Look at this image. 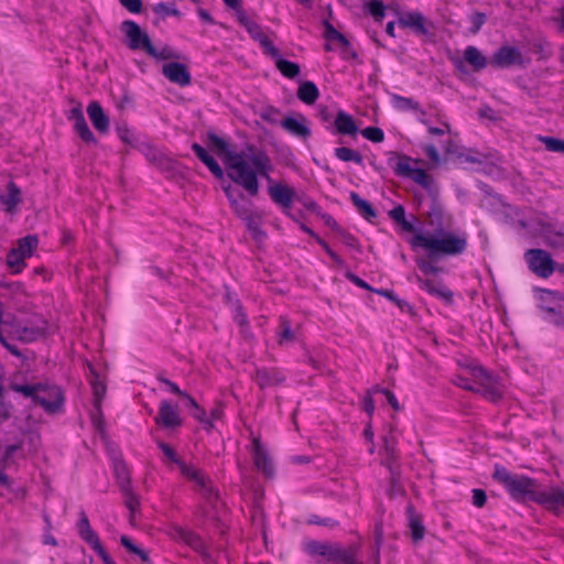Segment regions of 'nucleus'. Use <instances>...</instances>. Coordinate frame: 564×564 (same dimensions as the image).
Masks as SVG:
<instances>
[{"label": "nucleus", "mask_w": 564, "mask_h": 564, "mask_svg": "<svg viewBox=\"0 0 564 564\" xmlns=\"http://www.w3.org/2000/svg\"><path fill=\"white\" fill-rule=\"evenodd\" d=\"M208 139L209 145L217 150L221 156L228 177L249 195H258L260 188L259 176L271 182L272 162L262 150L248 148L240 152H232L228 150V144L216 134H209Z\"/></svg>", "instance_id": "1"}, {"label": "nucleus", "mask_w": 564, "mask_h": 564, "mask_svg": "<svg viewBox=\"0 0 564 564\" xmlns=\"http://www.w3.org/2000/svg\"><path fill=\"white\" fill-rule=\"evenodd\" d=\"M452 224L453 216L434 202L427 213L431 230L416 232L410 241L412 248L425 250L431 259L463 254L468 246V236L459 229L448 230Z\"/></svg>", "instance_id": "2"}, {"label": "nucleus", "mask_w": 564, "mask_h": 564, "mask_svg": "<svg viewBox=\"0 0 564 564\" xmlns=\"http://www.w3.org/2000/svg\"><path fill=\"white\" fill-rule=\"evenodd\" d=\"M468 371L475 384H471L469 379L463 376H457L454 379V383L465 390L480 393L492 402H497L501 398L502 389L500 383L484 368L474 365L468 368Z\"/></svg>", "instance_id": "3"}, {"label": "nucleus", "mask_w": 564, "mask_h": 564, "mask_svg": "<svg viewBox=\"0 0 564 564\" xmlns=\"http://www.w3.org/2000/svg\"><path fill=\"white\" fill-rule=\"evenodd\" d=\"M303 549L308 555L313 557L321 556L327 562L355 564V551L352 549L346 550L338 545L316 540L304 541Z\"/></svg>", "instance_id": "4"}, {"label": "nucleus", "mask_w": 564, "mask_h": 564, "mask_svg": "<svg viewBox=\"0 0 564 564\" xmlns=\"http://www.w3.org/2000/svg\"><path fill=\"white\" fill-rule=\"evenodd\" d=\"M158 446L164 454V462L176 464L180 467L182 475L194 481L202 490L206 492L213 491L210 479L205 474L194 466L185 464L169 444L158 441Z\"/></svg>", "instance_id": "5"}, {"label": "nucleus", "mask_w": 564, "mask_h": 564, "mask_svg": "<svg viewBox=\"0 0 564 564\" xmlns=\"http://www.w3.org/2000/svg\"><path fill=\"white\" fill-rule=\"evenodd\" d=\"M12 389L15 392L32 398L48 412H56L63 404V395L57 388H52L46 391L41 389L40 386L13 384Z\"/></svg>", "instance_id": "6"}, {"label": "nucleus", "mask_w": 564, "mask_h": 564, "mask_svg": "<svg viewBox=\"0 0 564 564\" xmlns=\"http://www.w3.org/2000/svg\"><path fill=\"white\" fill-rule=\"evenodd\" d=\"M40 334L39 329L24 325L10 312H0V341L4 343V335L23 341H32Z\"/></svg>", "instance_id": "7"}, {"label": "nucleus", "mask_w": 564, "mask_h": 564, "mask_svg": "<svg viewBox=\"0 0 564 564\" xmlns=\"http://www.w3.org/2000/svg\"><path fill=\"white\" fill-rule=\"evenodd\" d=\"M539 306L547 322L564 326V296L556 292L542 291Z\"/></svg>", "instance_id": "8"}, {"label": "nucleus", "mask_w": 564, "mask_h": 564, "mask_svg": "<svg viewBox=\"0 0 564 564\" xmlns=\"http://www.w3.org/2000/svg\"><path fill=\"white\" fill-rule=\"evenodd\" d=\"M507 489L517 500H529L538 503L542 487L532 478L516 475Z\"/></svg>", "instance_id": "9"}, {"label": "nucleus", "mask_w": 564, "mask_h": 564, "mask_svg": "<svg viewBox=\"0 0 564 564\" xmlns=\"http://www.w3.org/2000/svg\"><path fill=\"white\" fill-rule=\"evenodd\" d=\"M524 258L529 269L540 278H549L555 270L551 254L543 249H530Z\"/></svg>", "instance_id": "10"}, {"label": "nucleus", "mask_w": 564, "mask_h": 564, "mask_svg": "<svg viewBox=\"0 0 564 564\" xmlns=\"http://www.w3.org/2000/svg\"><path fill=\"white\" fill-rule=\"evenodd\" d=\"M121 31L126 34L129 40L128 46L131 50H144L147 53H152L153 44L149 35L141 30V28L131 20L123 21L121 24Z\"/></svg>", "instance_id": "11"}, {"label": "nucleus", "mask_w": 564, "mask_h": 564, "mask_svg": "<svg viewBox=\"0 0 564 564\" xmlns=\"http://www.w3.org/2000/svg\"><path fill=\"white\" fill-rule=\"evenodd\" d=\"M238 21L243 25L250 36L258 41L265 52L271 56H278V48L272 44L268 36L263 33L261 26L248 18L245 11L238 12Z\"/></svg>", "instance_id": "12"}, {"label": "nucleus", "mask_w": 564, "mask_h": 564, "mask_svg": "<svg viewBox=\"0 0 564 564\" xmlns=\"http://www.w3.org/2000/svg\"><path fill=\"white\" fill-rule=\"evenodd\" d=\"M538 503L555 514L564 512V489L560 486L542 487Z\"/></svg>", "instance_id": "13"}, {"label": "nucleus", "mask_w": 564, "mask_h": 564, "mask_svg": "<svg viewBox=\"0 0 564 564\" xmlns=\"http://www.w3.org/2000/svg\"><path fill=\"white\" fill-rule=\"evenodd\" d=\"M251 447L250 452L253 457V463L259 471H261L265 477H272L274 473L272 460L267 452V449L261 444L260 437L254 436L251 433Z\"/></svg>", "instance_id": "14"}, {"label": "nucleus", "mask_w": 564, "mask_h": 564, "mask_svg": "<svg viewBox=\"0 0 564 564\" xmlns=\"http://www.w3.org/2000/svg\"><path fill=\"white\" fill-rule=\"evenodd\" d=\"M399 24L402 28L413 30L415 34L421 36L432 34L433 30V24L417 11L402 13L399 17Z\"/></svg>", "instance_id": "15"}, {"label": "nucleus", "mask_w": 564, "mask_h": 564, "mask_svg": "<svg viewBox=\"0 0 564 564\" xmlns=\"http://www.w3.org/2000/svg\"><path fill=\"white\" fill-rule=\"evenodd\" d=\"M170 535L173 540L187 544L196 552L203 554L205 557L209 556L206 552L203 540L193 531H189L180 525H173L170 530Z\"/></svg>", "instance_id": "16"}, {"label": "nucleus", "mask_w": 564, "mask_h": 564, "mask_svg": "<svg viewBox=\"0 0 564 564\" xmlns=\"http://www.w3.org/2000/svg\"><path fill=\"white\" fill-rule=\"evenodd\" d=\"M155 423L165 429L173 430L182 424V419L177 409L167 400H162L159 413L155 416Z\"/></svg>", "instance_id": "17"}, {"label": "nucleus", "mask_w": 564, "mask_h": 564, "mask_svg": "<svg viewBox=\"0 0 564 564\" xmlns=\"http://www.w3.org/2000/svg\"><path fill=\"white\" fill-rule=\"evenodd\" d=\"M491 63L501 68L522 64L521 52L513 46H502L492 56Z\"/></svg>", "instance_id": "18"}, {"label": "nucleus", "mask_w": 564, "mask_h": 564, "mask_svg": "<svg viewBox=\"0 0 564 564\" xmlns=\"http://www.w3.org/2000/svg\"><path fill=\"white\" fill-rule=\"evenodd\" d=\"M162 73L170 82L180 86H187L191 84V73L182 63H167L163 65Z\"/></svg>", "instance_id": "19"}, {"label": "nucleus", "mask_w": 564, "mask_h": 564, "mask_svg": "<svg viewBox=\"0 0 564 564\" xmlns=\"http://www.w3.org/2000/svg\"><path fill=\"white\" fill-rule=\"evenodd\" d=\"M91 375L94 378L91 379V388L95 395V412L91 413V420L96 429L102 431V421H101V400L106 394V386L101 381L98 380L95 370L91 369Z\"/></svg>", "instance_id": "20"}, {"label": "nucleus", "mask_w": 564, "mask_h": 564, "mask_svg": "<svg viewBox=\"0 0 564 564\" xmlns=\"http://www.w3.org/2000/svg\"><path fill=\"white\" fill-rule=\"evenodd\" d=\"M268 192L271 199L283 208H290L295 196L294 191L283 184H271Z\"/></svg>", "instance_id": "21"}, {"label": "nucleus", "mask_w": 564, "mask_h": 564, "mask_svg": "<svg viewBox=\"0 0 564 564\" xmlns=\"http://www.w3.org/2000/svg\"><path fill=\"white\" fill-rule=\"evenodd\" d=\"M416 283L422 290H425L431 295H434L436 297H440L444 300L445 302H451L453 297V293L445 288L442 282L440 281H433L427 279H422L420 275L414 276Z\"/></svg>", "instance_id": "22"}, {"label": "nucleus", "mask_w": 564, "mask_h": 564, "mask_svg": "<svg viewBox=\"0 0 564 564\" xmlns=\"http://www.w3.org/2000/svg\"><path fill=\"white\" fill-rule=\"evenodd\" d=\"M540 235L551 247L564 246V227L557 224L543 223L540 228Z\"/></svg>", "instance_id": "23"}, {"label": "nucleus", "mask_w": 564, "mask_h": 564, "mask_svg": "<svg viewBox=\"0 0 564 564\" xmlns=\"http://www.w3.org/2000/svg\"><path fill=\"white\" fill-rule=\"evenodd\" d=\"M88 117L97 131L106 133L109 130V118L98 101H91L87 107Z\"/></svg>", "instance_id": "24"}, {"label": "nucleus", "mask_w": 564, "mask_h": 564, "mask_svg": "<svg viewBox=\"0 0 564 564\" xmlns=\"http://www.w3.org/2000/svg\"><path fill=\"white\" fill-rule=\"evenodd\" d=\"M299 327H293L286 316H280L276 328V337L280 346L295 343L297 340Z\"/></svg>", "instance_id": "25"}, {"label": "nucleus", "mask_w": 564, "mask_h": 564, "mask_svg": "<svg viewBox=\"0 0 564 564\" xmlns=\"http://www.w3.org/2000/svg\"><path fill=\"white\" fill-rule=\"evenodd\" d=\"M254 380L258 386L263 389L267 387H273L284 381L282 372L274 368H261L257 369Z\"/></svg>", "instance_id": "26"}, {"label": "nucleus", "mask_w": 564, "mask_h": 564, "mask_svg": "<svg viewBox=\"0 0 564 564\" xmlns=\"http://www.w3.org/2000/svg\"><path fill=\"white\" fill-rule=\"evenodd\" d=\"M281 126L288 132L301 139H307L311 134V130L305 124V119L303 117H301L300 119L288 117L281 122Z\"/></svg>", "instance_id": "27"}, {"label": "nucleus", "mask_w": 564, "mask_h": 564, "mask_svg": "<svg viewBox=\"0 0 564 564\" xmlns=\"http://www.w3.org/2000/svg\"><path fill=\"white\" fill-rule=\"evenodd\" d=\"M334 126L340 134L354 135L358 131V127L352 117L341 110L337 112L334 119Z\"/></svg>", "instance_id": "28"}, {"label": "nucleus", "mask_w": 564, "mask_h": 564, "mask_svg": "<svg viewBox=\"0 0 564 564\" xmlns=\"http://www.w3.org/2000/svg\"><path fill=\"white\" fill-rule=\"evenodd\" d=\"M406 512L411 536L414 542H419L423 540L425 534V528L423 525L422 518L420 514L415 513L412 506H408Z\"/></svg>", "instance_id": "29"}, {"label": "nucleus", "mask_w": 564, "mask_h": 564, "mask_svg": "<svg viewBox=\"0 0 564 564\" xmlns=\"http://www.w3.org/2000/svg\"><path fill=\"white\" fill-rule=\"evenodd\" d=\"M192 149L217 178H221L224 176V171L220 165L202 145L193 143Z\"/></svg>", "instance_id": "30"}, {"label": "nucleus", "mask_w": 564, "mask_h": 564, "mask_svg": "<svg viewBox=\"0 0 564 564\" xmlns=\"http://www.w3.org/2000/svg\"><path fill=\"white\" fill-rule=\"evenodd\" d=\"M115 476L118 482V486L122 492H128L129 489H132L130 481V474L123 462L117 460L113 466Z\"/></svg>", "instance_id": "31"}, {"label": "nucleus", "mask_w": 564, "mask_h": 564, "mask_svg": "<svg viewBox=\"0 0 564 564\" xmlns=\"http://www.w3.org/2000/svg\"><path fill=\"white\" fill-rule=\"evenodd\" d=\"M319 96L317 86L312 82H304L297 89V97L307 105L314 104Z\"/></svg>", "instance_id": "32"}, {"label": "nucleus", "mask_w": 564, "mask_h": 564, "mask_svg": "<svg viewBox=\"0 0 564 564\" xmlns=\"http://www.w3.org/2000/svg\"><path fill=\"white\" fill-rule=\"evenodd\" d=\"M464 58L476 70L482 69L487 65L486 57L475 46H467L466 47V50L464 52Z\"/></svg>", "instance_id": "33"}, {"label": "nucleus", "mask_w": 564, "mask_h": 564, "mask_svg": "<svg viewBox=\"0 0 564 564\" xmlns=\"http://www.w3.org/2000/svg\"><path fill=\"white\" fill-rule=\"evenodd\" d=\"M395 160V163H393V158L389 159V164L392 166L395 174L399 176L410 177L414 171V167L411 165V159L405 155H399Z\"/></svg>", "instance_id": "34"}, {"label": "nucleus", "mask_w": 564, "mask_h": 564, "mask_svg": "<svg viewBox=\"0 0 564 564\" xmlns=\"http://www.w3.org/2000/svg\"><path fill=\"white\" fill-rule=\"evenodd\" d=\"M275 59L276 68L288 78H295L300 74V66L296 63L286 61L281 57L278 51V56H271Z\"/></svg>", "instance_id": "35"}, {"label": "nucleus", "mask_w": 564, "mask_h": 564, "mask_svg": "<svg viewBox=\"0 0 564 564\" xmlns=\"http://www.w3.org/2000/svg\"><path fill=\"white\" fill-rule=\"evenodd\" d=\"M39 245V239L36 236L30 235L18 241V246L13 248L23 258H30L33 251L36 249Z\"/></svg>", "instance_id": "36"}, {"label": "nucleus", "mask_w": 564, "mask_h": 564, "mask_svg": "<svg viewBox=\"0 0 564 564\" xmlns=\"http://www.w3.org/2000/svg\"><path fill=\"white\" fill-rule=\"evenodd\" d=\"M261 216L258 212H252L247 218H243L248 230L252 234L253 238L258 241L262 240L265 236L261 229Z\"/></svg>", "instance_id": "37"}, {"label": "nucleus", "mask_w": 564, "mask_h": 564, "mask_svg": "<svg viewBox=\"0 0 564 564\" xmlns=\"http://www.w3.org/2000/svg\"><path fill=\"white\" fill-rule=\"evenodd\" d=\"M350 199L360 215H362L367 220H371L377 216L372 206L367 200L362 199L357 193L351 192Z\"/></svg>", "instance_id": "38"}, {"label": "nucleus", "mask_w": 564, "mask_h": 564, "mask_svg": "<svg viewBox=\"0 0 564 564\" xmlns=\"http://www.w3.org/2000/svg\"><path fill=\"white\" fill-rule=\"evenodd\" d=\"M389 216L399 224L404 231L413 232L414 226L412 223L408 221L405 218V209L402 205L395 206L393 209L389 212Z\"/></svg>", "instance_id": "39"}, {"label": "nucleus", "mask_w": 564, "mask_h": 564, "mask_svg": "<svg viewBox=\"0 0 564 564\" xmlns=\"http://www.w3.org/2000/svg\"><path fill=\"white\" fill-rule=\"evenodd\" d=\"M8 189V194L1 196V202L3 203V205H6L8 212H12L21 200V193L14 183H10Z\"/></svg>", "instance_id": "40"}, {"label": "nucleus", "mask_w": 564, "mask_h": 564, "mask_svg": "<svg viewBox=\"0 0 564 564\" xmlns=\"http://www.w3.org/2000/svg\"><path fill=\"white\" fill-rule=\"evenodd\" d=\"M153 12L159 15L161 19H165L170 15L181 17V12L176 8L174 2H160L153 6Z\"/></svg>", "instance_id": "41"}, {"label": "nucleus", "mask_w": 564, "mask_h": 564, "mask_svg": "<svg viewBox=\"0 0 564 564\" xmlns=\"http://www.w3.org/2000/svg\"><path fill=\"white\" fill-rule=\"evenodd\" d=\"M252 203L245 197L237 199H232L230 202V207L235 212V214L243 219L247 218L253 210H251Z\"/></svg>", "instance_id": "42"}, {"label": "nucleus", "mask_w": 564, "mask_h": 564, "mask_svg": "<svg viewBox=\"0 0 564 564\" xmlns=\"http://www.w3.org/2000/svg\"><path fill=\"white\" fill-rule=\"evenodd\" d=\"M335 155L338 160L343 162H355L357 164H362L364 161L360 153L345 147L335 149Z\"/></svg>", "instance_id": "43"}, {"label": "nucleus", "mask_w": 564, "mask_h": 564, "mask_svg": "<svg viewBox=\"0 0 564 564\" xmlns=\"http://www.w3.org/2000/svg\"><path fill=\"white\" fill-rule=\"evenodd\" d=\"M74 128L77 131V133L80 135V138L87 142V143H95L96 139L90 131V129L87 126V122L85 120V117L79 118L78 120H74Z\"/></svg>", "instance_id": "44"}, {"label": "nucleus", "mask_w": 564, "mask_h": 564, "mask_svg": "<svg viewBox=\"0 0 564 564\" xmlns=\"http://www.w3.org/2000/svg\"><path fill=\"white\" fill-rule=\"evenodd\" d=\"M392 105L398 110H419V104L412 98L392 95Z\"/></svg>", "instance_id": "45"}, {"label": "nucleus", "mask_w": 564, "mask_h": 564, "mask_svg": "<svg viewBox=\"0 0 564 564\" xmlns=\"http://www.w3.org/2000/svg\"><path fill=\"white\" fill-rule=\"evenodd\" d=\"M538 139L545 145L547 151L564 154V140L546 135H539Z\"/></svg>", "instance_id": "46"}, {"label": "nucleus", "mask_w": 564, "mask_h": 564, "mask_svg": "<svg viewBox=\"0 0 564 564\" xmlns=\"http://www.w3.org/2000/svg\"><path fill=\"white\" fill-rule=\"evenodd\" d=\"M148 54L156 59H178L180 58V54L167 45L161 47L160 50L153 45L152 53H148Z\"/></svg>", "instance_id": "47"}, {"label": "nucleus", "mask_w": 564, "mask_h": 564, "mask_svg": "<svg viewBox=\"0 0 564 564\" xmlns=\"http://www.w3.org/2000/svg\"><path fill=\"white\" fill-rule=\"evenodd\" d=\"M24 260H25V258H23L21 254H19L13 249L8 253V257H7V263H8L9 268L11 269V271L14 273H19L22 271V269L25 265Z\"/></svg>", "instance_id": "48"}, {"label": "nucleus", "mask_w": 564, "mask_h": 564, "mask_svg": "<svg viewBox=\"0 0 564 564\" xmlns=\"http://www.w3.org/2000/svg\"><path fill=\"white\" fill-rule=\"evenodd\" d=\"M122 494L124 496V505L130 511V522L133 523V517H134L135 512L139 510V505H140L139 498L133 492L132 489H129L128 492H122Z\"/></svg>", "instance_id": "49"}, {"label": "nucleus", "mask_w": 564, "mask_h": 564, "mask_svg": "<svg viewBox=\"0 0 564 564\" xmlns=\"http://www.w3.org/2000/svg\"><path fill=\"white\" fill-rule=\"evenodd\" d=\"M120 542L129 552L138 555L142 562L147 563L149 561L147 552L139 547L138 545H135L127 535H122Z\"/></svg>", "instance_id": "50"}, {"label": "nucleus", "mask_w": 564, "mask_h": 564, "mask_svg": "<svg viewBox=\"0 0 564 564\" xmlns=\"http://www.w3.org/2000/svg\"><path fill=\"white\" fill-rule=\"evenodd\" d=\"M410 178L424 188H430L432 185L431 176L422 169H414Z\"/></svg>", "instance_id": "51"}, {"label": "nucleus", "mask_w": 564, "mask_h": 564, "mask_svg": "<svg viewBox=\"0 0 564 564\" xmlns=\"http://www.w3.org/2000/svg\"><path fill=\"white\" fill-rule=\"evenodd\" d=\"M325 36L327 40L337 41L344 46L349 44L348 40L328 22H325Z\"/></svg>", "instance_id": "52"}, {"label": "nucleus", "mask_w": 564, "mask_h": 564, "mask_svg": "<svg viewBox=\"0 0 564 564\" xmlns=\"http://www.w3.org/2000/svg\"><path fill=\"white\" fill-rule=\"evenodd\" d=\"M78 533H79L80 538L87 544H89L93 550L96 549L97 546L99 547V545L101 544L97 533L91 528L86 529V530H80Z\"/></svg>", "instance_id": "53"}, {"label": "nucleus", "mask_w": 564, "mask_h": 564, "mask_svg": "<svg viewBox=\"0 0 564 564\" xmlns=\"http://www.w3.org/2000/svg\"><path fill=\"white\" fill-rule=\"evenodd\" d=\"M78 533H79L80 538L87 544H89L93 550L96 549L97 546L99 547V545L101 544L97 533L91 528L86 529V530H80Z\"/></svg>", "instance_id": "54"}, {"label": "nucleus", "mask_w": 564, "mask_h": 564, "mask_svg": "<svg viewBox=\"0 0 564 564\" xmlns=\"http://www.w3.org/2000/svg\"><path fill=\"white\" fill-rule=\"evenodd\" d=\"M361 134L366 139L372 141V142H376V143L381 142L384 139V133H383L382 129L377 128V127H367L361 131Z\"/></svg>", "instance_id": "55"}, {"label": "nucleus", "mask_w": 564, "mask_h": 564, "mask_svg": "<svg viewBox=\"0 0 564 564\" xmlns=\"http://www.w3.org/2000/svg\"><path fill=\"white\" fill-rule=\"evenodd\" d=\"M368 10L371 13V15L377 20L381 21L384 17V6L379 0H372L368 4Z\"/></svg>", "instance_id": "56"}, {"label": "nucleus", "mask_w": 564, "mask_h": 564, "mask_svg": "<svg viewBox=\"0 0 564 564\" xmlns=\"http://www.w3.org/2000/svg\"><path fill=\"white\" fill-rule=\"evenodd\" d=\"M514 476V474L509 473L505 467H496L494 474L495 479L503 484L506 488H508Z\"/></svg>", "instance_id": "57"}, {"label": "nucleus", "mask_w": 564, "mask_h": 564, "mask_svg": "<svg viewBox=\"0 0 564 564\" xmlns=\"http://www.w3.org/2000/svg\"><path fill=\"white\" fill-rule=\"evenodd\" d=\"M434 259H431L429 257V260L426 259H417L416 260V264L419 267V269L425 274V275H429V274H436L438 273L440 271V268L435 267L431 261H433Z\"/></svg>", "instance_id": "58"}, {"label": "nucleus", "mask_w": 564, "mask_h": 564, "mask_svg": "<svg viewBox=\"0 0 564 564\" xmlns=\"http://www.w3.org/2000/svg\"><path fill=\"white\" fill-rule=\"evenodd\" d=\"M117 132H118L119 138L124 143H128V144H133L134 143V135L129 130V128L127 126H118L117 127Z\"/></svg>", "instance_id": "59"}, {"label": "nucleus", "mask_w": 564, "mask_h": 564, "mask_svg": "<svg viewBox=\"0 0 564 564\" xmlns=\"http://www.w3.org/2000/svg\"><path fill=\"white\" fill-rule=\"evenodd\" d=\"M486 22V15L484 13H474L471 15V28H470V32L471 33H477L480 28L484 25V23Z\"/></svg>", "instance_id": "60"}, {"label": "nucleus", "mask_w": 564, "mask_h": 564, "mask_svg": "<svg viewBox=\"0 0 564 564\" xmlns=\"http://www.w3.org/2000/svg\"><path fill=\"white\" fill-rule=\"evenodd\" d=\"M487 501V495L482 489H474L473 490V505L477 508H481L485 506Z\"/></svg>", "instance_id": "61"}, {"label": "nucleus", "mask_w": 564, "mask_h": 564, "mask_svg": "<svg viewBox=\"0 0 564 564\" xmlns=\"http://www.w3.org/2000/svg\"><path fill=\"white\" fill-rule=\"evenodd\" d=\"M120 3L130 12L139 13L142 10L141 0H119Z\"/></svg>", "instance_id": "62"}, {"label": "nucleus", "mask_w": 564, "mask_h": 564, "mask_svg": "<svg viewBox=\"0 0 564 564\" xmlns=\"http://www.w3.org/2000/svg\"><path fill=\"white\" fill-rule=\"evenodd\" d=\"M310 523H313V524H318V525H324V527H329V528H335L338 525V522L332 518H324V519H321L319 517L317 516H312L308 520Z\"/></svg>", "instance_id": "63"}, {"label": "nucleus", "mask_w": 564, "mask_h": 564, "mask_svg": "<svg viewBox=\"0 0 564 564\" xmlns=\"http://www.w3.org/2000/svg\"><path fill=\"white\" fill-rule=\"evenodd\" d=\"M402 492H403V489H402L400 482L398 481V479L394 476H392L391 480H390V486L388 489V495L391 498H394V497L401 495Z\"/></svg>", "instance_id": "64"}]
</instances>
